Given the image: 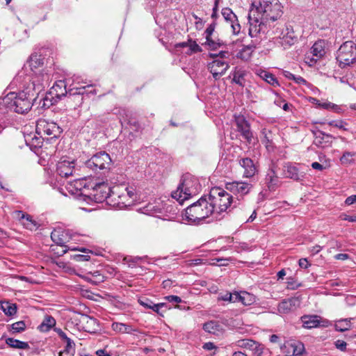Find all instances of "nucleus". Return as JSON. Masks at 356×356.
Here are the masks:
<instances>
[{
	"label": "nucleus",
	"instance_id": "f257e3e1",
	"mask_svg": "<svg viewBox=\"0 0 356 356\" xmlns=\"http://www.w3.org/2000/svg\"><path fill=\"white\" fill-rule=\"evenodd\" d=\"M283 6L279 0H259L252 3L248 14L250 24L249 35L257 38L260 35H267L277 25L282 16Z\"/></svg>",
	"mask_w": 356,
	"mask_h": 356
},
{
	"label": "nucleus",
	"instance_id": "f03ea898",
	"mask_svg": "<svg viewBox=\"0 0 356 356\" xmlns=\"http://www.w3.org/2000/svg\"><path fill=\"white\" fill-rule=\"evenodd\" d=\"M36 98L35 93L31 91L29 86L19 92H10L0 98V115H4L9 111L25 113L31 108Z\"/></svg>",
	"mask_w": 356,
	"mask_h": 356
},
{
	"label": "nucleus",
	"instance_id": "7ed1b4c3",
	"mask_svg": "<svg viewBox=\"0 0 356 356\" xmlns=\"http://www.w3.org/2000/svg\"><path fill=\"white\" fill-rule=\"evenodd\" d=\"M67 80H58L51 88L49 92L58 100L68 94V99L71 101H75L76 102V105L78 106L82 104L84 95L96 93L95 90H88V88L91 87L90 86L67 89Z\"/></svg>",
	"mask_w": 356,
	"mask_h": 356
},
{
	"label": "nucleus",
	"instance_id": "20e7f679",
	"mask_svg": "<svg viewBox=\"0 0 356 356\" xmlns=\"http://www.w3.org/2000/svg\"><path fill=\"white\" fill-rule=\"evenodd\" d=\"M209 203L213 207V213L216 215V218H218V215L226 212L232 205L233 207L237 206L236 201H234L233 196L219 187H214L211 189Z\"/></svg>",
	"mask_w": 356,
	"mask_h": 356
},
{
	"label": "nucleus",
	"instance_id": "39448f33",
	"mask_svg": "<svg viewBox=\"0 0 356 356\" xmlns=\"http://www.w3.org/2000/svg\"><path fill=\"white\" fill-rule=\"evenodd\" d=\"M74 171V161H70L67 159L62 158L56 163L55 172L53 177L50 178L49 183L54 188L65 196H67L63 186L67 178L73 175Z\"/></svg>",
	"mask_w": 356,
	"mask_h": 356
},
{
	"label": "nucleus",
	"instance_id": "423d86ee",
	"mask_svg": "<svg viewBox=\"0 0 356 356\" xmlns=\"http://www.w3.org/2000/svg\"><path fill=\"white\" fill-rule=\"evenodd\" d=\"M200 191L201 185L198 179L190 174H186L182 177L177 190L172 193V197L181 204L191 196L198 194Z\"/></svg>",
	"mask_w": 356,
	"mask_h": 356
},
{
	"label": "nucleus",
	"instance_id": "0eeeda50",
	"mask_svg": "<svg viewBox=\"0 0 356 356\" xmlns=\"http://www.w3.org/2000/svg\"><path fill=\"white\" fill-rule=\"evenodd\" d=\"M211 214H213V207L202 197L186 209L184 216L188 222L198 223Z\"/></svg>",
	"mask_w": 356,
	"mask_h": 356
},
{
	"label": "nucleus",
	"instance_id": "6e6552de",
	"mask_svg": "<svg viewBox=\"0 0 356 356\" xmlns=\"http://www.w3.org/2000/svg\"><path fill=\"white\" fill-rule=\"evenodd\" d=\"M117 195L118 199L114 197L116 204L120 208H125L131 206L137 199V193L134 186H117L113 188V196Z\"/></svg>",
	"mask_w": 356,
	"mask_h": 356
},
{
	"label": "nucleus",
	"instance_id": "1a4fd4ad",
	"mask_svg": "<svg viewBox=\"0 0 356 356\" xmlns=\"http://www.w3.org/2000/svg\"><path fill=\"white\" fill-rule=\"evenodd\" d=\"M144 213L162 218L165 220H171L177 215V208L168 201L164 204L156 203L149 204L145 208Z\"/></svg>",
	"mask_w": 356,
	"mask_h": 356
},
{
	"label": "nucleus",
	"instance_id": "9d476101",
	"mask_svg": "<svg viewBox=\"0 0 356 356\" xmlns=\"http://www.w3.org/2000/svg\"><path fill=\"white\" fill-rule=\"evenodd\" d=\"M86 166L95 172L104 174L111 169L112 160L108 153L99 152L94 154L86 162Z\"/></svg>",
	"mask_w": 356,
	"mask_h": 356
},
{
	"label": "nucleus",
	"instance_id": "9b49d317",
	"mask_svg": "<svg viewBox=\"0 0 356 356\" xmlns=\"http://www.w3.org/2000/svg\"><path fill=\"white\" fill-rule=\"evenodd\" d=\"M268 34L277 35V42L284 49L292 46L298 40V38L295 35L293 28L289 26L283 27V25L280 23L279 25H277L275 28H272Z\"/></svg>",
	"mask_w": 356,
	"mask_h": 356
},
{
	"label": "nucleus",
	"instance_id": "f8f14e48",
	"mask_svg": "<svg viewBox=\"0 0 356 356\" xmlns=\"http://www.w3.org/2000/svg\"><path fill=\"white\" fill-rule=\"evenodd\" d=\"M337 60L341 67L350 66L356 61V44L353 41L343 42L337 52Z\"/></svg>",
	"mask_w": 356,
	"mask_h": 356
},
{
	"label": "nucleus",
	"instance_id": "ddd939ff",
	"mask_svg": "<svg viewBox=\"0 0 356 356\" xmlns=\"http://www.w3.org/2000/svg\"><path fill=\"white\" fill-rule=\"evenodd\" d=\"M63 129L56 122L40 118L36 122V133L41 136H47V140L56 139L61 135Z\"/></svg>",
	"mask_w": 356,
	"mask_h": 356
},
{
	"label": "nucleus",
	"instance_id": "4468645a",
	"mask_svg": "<svg viewBox=\"0 0 356 356\" xmlns=\"http://www.w3.org/2000/svg\"><path fill=\"white\" fill-rule=\"evenodd\" d=\"M86 197L96 202H103L113 195V188L104 181L92 183Z\"/></svg>",
	"mask_w": 356,
	"mask_h": 356
},
{
	"label": "nucleus",
	"instance_id": "2eb2a0df",
	"mask_svg": "<svg viewBox=\"0 0 356 356\" xmlns=\"http://www.w3.org/2000/svg\"><path fill=\"white\" fill-rule=\"evenodd\" d=\"M33 73L34 74L31 78V83L28 86L30 87L31 91L34 92L35 96L38 97V95L44 90L45 87L49 85L50 75L40 70Z\"/></svg>",
	"mask_w": 356,
	"mask_h": 356
},
{
	"label": "nucleus",
	"instance_id": "dca6fc26",
	"mask_svg": "<svg viewBox=\"0 0 356 356\" xmlns=\"http://www.w3.org/2000/svg\"><path fill=\"white\" fill-rule=\"evenodd\" d=\"M252 184L245 181H232L225 184L226 190L236 196V205L239 204L240 200L250 192Z\"/></svg>",
	"mask_w": 356,
	"mask_h": 356
},
{
	"label": "nucleus",
	"instance_id": "f3484780",
	"mask_svg": "<svg viewBox=\"0 0 356 356\" xmlns=\"http://www.w3.org/2000/svg\"><path fill=\"white\" fill-rule=\"evenodd\" d=\"M91 184V183L87 184L86 179H76L73 182L67 183L63 188L65 192L67 191L71 194L83 195L86 197V195H88V193H86L85 192L86 190L90 189Z\"/></svg>",
	"mask_w": 356,
	"mask_h": 356
},
{
	"label": "nucleus",
	"instance_id": "a211bd4d",
	"mask_svg": "<svg viewBox=\"0 0 356 356\" xmlns=\"http://www.w3.org/2000/svg\"><path fill=\"white\" fill-rule=\"evenodd\" d=\"M78 236L76 234H72L69 230L61 229H54L51 234V240L60 246H65L70 240H76Z\"/></svg>",
	"mask_w": 356,
	"mask_h": 356
},
{
	"label": "nucleus",
	"instance_id": "6ab92c4d",
	"mask_svg": "<svg viewBox=\"0 0 356 356\" xmlns=\"http://www.w3.org/2000/svg\"><path fill=\"white\" fill-rule=\"evenodd\" d=\"M229 67L228 63L219 58L214 59L208 64V70L212 74L215 80L219 79L225 74Z\"/></svg>",
	"mask_w": 356,
	"mask_h": 356
},
{
	"label": "nucleus",
	"instance_id": "aec40b11",
	"mask_svg": "<svg viewBox=\"0 0 356 356\" xmlns=\"http://www.w3.org/2000/svg\"><path fill=\"white\" fill-rule=\"evenodd\" d=\"M314 135L313 144L319 148H325L331 145L333 136L330 134L324 133L323 131L316 129L312 131Z\"/></svg>",
	"mask_w": 356,
	"mask_h": 356
},
{
	"label": "nucleus",
	"instance_id": "412c9836",
	"mask_svg": "<svg viewBox=\"0 0 356 356\" xmlns=\"http://www.w3.org/2000/svg\"><path fill=\"white\" fill-rule=\"evenodd\" d=\"M221 14L225 20L231 24L232 33L234 35H238L241 31V25L235 13L231 8L226 7L222 9Z\"/></svg>",
	"mask_w": 356,
	"mask_h": 356
},
{
	"label": "nucleus",
	"instance_id": "4be33fe9",
	"mask_svg": "<svg viewBox=\"0 0 356 356\" xmlns=\"http://www.w3.org/2000/svg\"><path fill=\"white\" fill-rule=\"evenodd\" d=\"M236 124L237 130L241 133L243 138L246 140L248 143H251L253 135L248 121L243 116H238L236 118Z\"/></svg>",
	"mask_w": 356,
	"mask_h": 356
},
{
	"label": "nucleus",
	"instance_id": "5701e85b",
	"mask_svg": "<svg viewBox=\"0 0 356 356\" xmlns=\"http://www.w3.org/2000/svg\"><path fill=\"white\" fill-rule=\"evenodd\" d=\"M265 183L270 191H275L280 185V181L276 172V165L272 163L267 172Z\"/></svg>",
	"mask_w": 356,
	"mask_h": 356
},
{
	"label": "nucleus",
	"instance_id": "b1692460",
	"mask_svg": "<svg viewBox=\"0 0 356 356\" xmlns=\"http://www.w3.org/2000/svg\"><path fill=\"white\" fill-rule=\"evenodd\" d=\"M300 301L298 298L293 297L283 300L278 304L277 310L279 313L289 314L300 306Z\"/></svg>",
	"mask_w": 356,
	"mask_h": 356
},
{
	"label": "nucleus",
	"instance_id": "393cba45",
	"mask_svg": "<svg viewBox=\"0 0 356 356\" xmlns=\"http://www.w3.org/2000/svg\"><path fill=\"white\" fill-rule=\"evenodd\" d=\"M54 331L58 334L63 342L65 343L63 349L64 353H67L68 356H74L75 353V343L72 339L67 337V334L60 328H54Z\"/></svg>",
	"mask_w": 356,
	"mask_h": 356
},
{
	"label": "nucleus",
	"instance_id": "a878e982",
	"mask_svg": "<svg viewBox=\"0 0 356 356\" xmlns=\"http://www.w3.org/2000/svg\"><path fill=\"white\" fill-rule=\"evenodd\" d=\"M255 40L252 41V43L243 46V47L237 53V58H241L243 60H248L250 58L252 54L257 47V44L260 42L259 36L254 38Z\"/></svg>",
	"mask_w": 356,
	"mask_h": 356
},
{
	"label": "nucleus",
	"instance_id": "bb28decb",
	"mask_svg": "<svg viewBox=\"0 0 356 356\" xmlns=\"http://www.w3.org/2000/svg\"><path fill=\"white\" fill-rule=\"evenodd\" d=\"M239 164L244 169L243 177L250 178L255 175L257 167L251 159L243 158L239 161Z\"/></svg>",
	"mask_w": 356,
	"mask_h": 356
},
{
	"label": "nucleus",
	"instance_id": "cd10ccee",
	"mask_svg": "<svg viewBox=\"0 0 356 356\" xmlns=\"http://www.w3.org/2000/svg\"><path fill=\"white\" fill-rule=\"evenodd\" d=\"M284 175L287 178H290L295 181H302L305 176L303 172H301L299 168L291 164L284 166Z\"/></svg>",
	"mask_w": 356,
	"mask_h": 356
},
{
	"label": "nucleus",
	"instance_id": "c85d7f7f",
	"mask_svg": "<svg viewBox=\"0 0 356 356\" xmlns=\"http://www.w3.org/2000/svg\"><path fill=\"white\" fill-rule=\"evenodd\" d=\"M321 318L317 315H304L300 318V320L304 328L312 329L320 326Z\"/></svg>",
	"mask_w": 356,
	"mask_h": 356
},
{
	"label": "nucleus",
	"instance_id": "c756f323",
	"mask_svg": "<svg viewBox=\"0 0 356 356\" xmlns=\"http://www.w3.org/2000/svg\"><path fill=\"white\" fill-rule=\"evenodd\" d=\"M17 218L22 220L23 226L30 230L36 229L38 227L37 222L33 220L32 217L29 214H25L22 211H16Z\"/></svg>",
	"mask_w": 356,
	"mask_h": 356
},
{
	"label": "nucleus",
	"instance_id": "7c9ffc66",
	"mask_svg": "<svg viewBox=\"0 0 356 356\" xmlns=\"http://www.w3.org/2000/svg\"><path fill=\"white\" fill-rule=\"evenodd\" d=\"M202 328L205 332L216 335L223 331L222 325L216 321H210L204 323Z\"/></svg>",
	"mask_w": 356,
	"mask_h": 356
},
{
	"label": "nucleus",
	"instance_id": "2f4dec72",
	"mask_svg": "<svg viewBox=\"0 0 356 356\" xmlns=\"http://www.w3.org/2000/svg\"><path fill=\"white\" fill-rule=\"evenodd\" d=\"M237 298V302H241L245 306L252 305L257 300V296L247 291L238 292Z\"/></svg>",
	"mask_w": 356,
	"mask_h": 356
},
{
	"label": "nucleus",
	"instance_id": "473e14b6",
	"mask_svg": "<svg viewBox=\"0 0 356 356\" xmlns=\"http://www.w3.org/2000/svg\"><path fill=\"white\" fill-rule=\"evenodd\" d=\"M233 76L232 81L239 86H245V77L247 75V71L241 67H235L232 72Z\"/></svg>",
	"mask_w": 356,
	"mask_h": 356
},
{
	"label": "nucleus",
	"instance_id": "72a5a7b5",
	"mask_svg": "<svg viewBox=\"0 0 356 356\" xmlns=\"http://www.w3.org/2000/svg\"><path fill=\"white\" fill-rule=\"evenodd\" d=\"M44 63V57L41 54H38L37 52L33 53L29 60L27 61L26 65L31 68V71L35 72L39 67L42 66Z\"/></svg>",
	"mask_w": 356,
	"mask_h": 356
},
{
	"label": "nucleus",
	"instance_id": "f704fd0d",
	"mask_svg": "<svg viewBox=\"0 0 356 356\" xmlns=\"http://www.w3.org/2000/svg\"><path fill=\"white\" fill-rule=\"evenodd\" d=\"M256 73L261 79L266 81L270 85L273 86H279V82L277 79L273 74L261 69L257 70Z\"/></svg>",
	"mask_w": 356,
	"mask_h": 356
},
{
	"label": "nucleus",
	"instance_id": "c9c22d12",
	"mask_svg": "<svg viewBox=\"0 0 356 356\" xmlns=\"http://www.w3.org/2000/svg\"><path fill=\"white\" fill-rule=\"evenodd\" d=\"M6 343L7 345L14 348L23 350L29 348V345L27 342L22 341L11 337L6 339Z\"/></svg>",
	"mask_w": 356,
	"mask_h": 356
},
{
	"label": "nucleus",
	"instance_id": "e433bc0d",
	"mask_svg": "<svg viewBox=\"0 0 356 356\" xmlns=\"http://www.w3.org/2000/svg\"><path fill=\"white\" fill-rule=\"evenodd\" d=\"M1 309L6 316H13L17 312L16 305L8 301H1Z\"/></svg>",
	"mask_w": 356,
	"mask_h": 356
},
{
	"label": "nucleus",
	"instance_id": "4c0bfd02",
	"mask_svg": "<svg viewBox=\"0 0 356 356\" xmlns=\"http://www.w3.org/2000/svg\"><path fill=\"white\" fill-rule=\"evenodd\" d=\"M56 325V320L51 316H45L42 323L39 325V329L42 332H48Z\"/></svg>",
	"mask_w": 356,
	"mask_h": 356
},
{
	"label": "nucleus",
	"instance_id": "58836bf2",
	"mask_svg": "<svg viewBox=\"0 0 356 356\" xmlns=\"http://www.w3.org/2000/svg\"><path fill=\"white\" fill-rule=\"evenodd\" d=\"M58 101V99L56 98V97L54 95H51L49 92L48 94L45 95L44 97H43L40 100V104L41 105L42 108H48L52 105L57 103Z\"/></svg>",
	"mask_w": 356,
	"mask_h": 356
},
{
	"label": "nucleus",
	"instance_id": "ea45409f",
	"mask_svg": "<svg viewBox=\"0 0 356 356\" xmlns=\"http://www.w3.org/2000/svg\"><path fill=\"white\" fill-rule=\"evenodd\" d=\"M205 39L206 41L202 45L207 47L208 49L210 50H216L225 44L224 42L220 39L214 40L212 37L205 38Z\"/></svg>",
	"mask_w": 356,
	"mask_h": 356
},
{
	"label": "nucleus",
	"instance_id": "a19ab883",
	"mask_svg": "<svg viewBox=\"0 0 356 356\" xmlns=\"http://www.w3.org/2000/svg\"><path fill=\"white\" fill-rule=\"evenodd\" d=\"M311 53L316 58H321L325 54L323 42L322 41L315 42L311 48Z\"/></svg>",
	"mask_w": 356,
	"mask_h": 356
},
{
	"label": "nucleus",
	"instance_id": "79ce46f5",
	"mask_svg": "<svg viewBox=\"0 0 356 356\" xmlns=\"http://www.w3.org/2000/svg\"><path fill=\"white\" fill-rule=\"evenodd\" d=\"M350 327V321L347 318L340 319L337 321L334 325L335 330L339 332H345L348 330Z\"/></svg>",
	"mask_w": 356,
	"mask_h": 356
},
{
	"label": "nucleus",
	"instance_id": "37998d69",
	"mask_svg": "<svg viewBox=\"0 0 356 356\" xmlns=\"http://www.w3.org/2000/svg\"><path fill=\"white\" fill-rule=\"evenodd\" d=\"M202 47L196 42V41L189 39L188 49L186 52L188 55L202 52Z\"/></svg>",
	"mask_w": 356,
	"mask_h": 356
},
{
	"label": "nucleus",
	"instance_id": "c03bdc74",
	"mask_svg": "<svg viewBox=\"0 0 356 356\" xmlns=\"http://www.w3.org/2000/svg\"><path fill=\"white\" fill-rule=\"evenodd\" d=\"M112 329L114 331L122 333H129L131 330L129 325L122 323H113L112 324Z\"/></svg>",
	"mask_w": 356,
	"mask_h": 356
},
{
	"label": "nucleus",
	"instance_id": "a18cd8bd",
	"mask_svg": "<svg viewBox=\"0 0 356 356\" xmlns=\"http://www.w3.org/2000/svg\"><path fill=\"white\" fill-rule=\"evenodd\" d=\"M284 75L289 80H293L296 83L300 85H305L307 81L300 76H296L289 71H284Z\"/></svg>",
	"mask_w": 356,
	"mask_h": 356
},
{
	"label": "nucleus",
	"instance_id": "49530a36",
	"mask_svg": "<svg viewBox=\"0 0 356 356\" xmlns=\"http://www.w3.org/2000/svg\"><path fill=\"white\" fill-rule=\"evenodd\" d=\"M261 134L264 136L263 142L266 143V147L271 145L273 142V136L270 130L264 128L261 130Z\"/></svg>",
	"mask_w": 356,
	"mask_h": 356
},
{
	"label": "nucleus",
	"instance_id": "de8ad7c7",
	"mask_svg": "<svg viewBox=\"0 0 356 356\" xmlns=\"http://www.w3.org/2000/svg\"><path fill=\"white\" fill-rule=\"evenodd\" d=\"M11 330L13 333H19L25 330L26 324L24 321H20L13 323L11 325Z\"/></svg>",
	"mask_w": 356,
	"mask_h": 356
},
{
	"label": "nucleus",
	"instance_id": "09e8293b",
	"mask_svg": "<svg viewBox=\"0 0 356 356\" xmlns=\"http://www.w3.org/2000/svg\"><path fill=\"white\" fill-rule=\"evenodd\" d=\"M291 346L293 348V355L296 356L301 355L305 350L303 343L300 342L291 343Z\"/></svg>",
	"mask_w": 356,
	"mask_h": 356
},
{
	"label": "nucleus",
	"instance_id": "8fccbe9b",
	"mask_svg": "<svg viewBox=\"0 0 356 356\" xmlns=\"http://www.w3.org/2000/svg\"><path fill=\"white\" fill-rule=\"evenodd\" d=\"M354 153L350 152H346L343 154L341 157L340 158V161L342 164L348 165L353 161V156H354Z\"/></svg>",
	"mask_w": 356,
	"mask_h": 356
},
{
	"label": "nucleus",
	"instance_id": "3c124183",
	"mask_svg": "<svg viewBox=\"0 0 356 356\" xmlns=\"http://www.w3.org/2000/svg\"><path fill=\"white\" fill-rule=\"evenodd\" d=\"M237 291H235L234 293H229L227 292L225 294L221 296V300L224 301H229L232 302H237Z\"/></svg>",
	"mask_w": 356,
	"mask_h": 356
},
{
	"label": "nucleus",
	"instance_id": "603ef678",
	"mask_svg": "<svg viewBox=\"0 0 356 356\" xmlns=\"http://www.w3.org/2000/svg\"><path fill=\"white\" fill-rule=\"evenodd\" d=\"M256 341L251 339H243L238 341V346L251 350Z\"/></svg>",
	"mask_w": 356,
	"mask_h": 356
},
{
	"label": "nucleus",
	"instance_id": "864d4df0",
	"mask_svg": "<svg viewBox=\"0 0 356 356\" xmlns=\"http://www.w3.org/2000/svg\"><path fill=\"white\" fill-rule=\"evenodd\" d=\"M254 356H261L264 351V346L256 341L251 350Z\"/></svg>",
	"mask_w": 356,
	"mask_h": 356
},
{
	"label": "nucleus",
	"instance_id": "5fc2aeb1",
	"mask_svg": "<svg viewBox=\"0 0 356 356\" xmlns=\"http://www.w3.org/2000/svg\"><path fill=\"white\" fill-rule=\"evenodd\" d=\"M163 307H168L167 304L165 302H160L157 304L154 303V305H152L151 309L153 310L156 314H159L160 316H163L162 312H161L160 311Z\"/></svg>",
	"mask_w": 356,
	"mask_h": 356
},
{
	"label": "nucleus",
	"instance_id": "6e6d98bb",
	"mask_svg": "<svg viewBox=\"0 0 356 356\" xmlns=\"http://www.w3.org/2000/svg\"><path fill=\"white\" fill-rule=\"evenodd\" d=\"M328 124L330 126H332L334 127H337L339 129L346 130V128H345L344 125L346 124V122L343 120H332L328 122Z\"/></svg>",
	"mask_w": 356,
	"mask_h": 356
},
{
	"label": "nucleus",
	"instance_id": "4d7b16f0",
	"mask_svg": "<svg viewBox=\"0 0 356 356\" xmlns=\"http://www.w3.org/2000/svg\"><path fill=\"white\" fill-rule=\"evenodd\" d=\"M32 141L29 142V139H26V143L28 145H30L31 147H41V140L40 138H37L36 136H34L32 138Z\"/></svg>",
	"mask_w": 356,
	"mask_h": 356
},
{
	"label": "nucleus",
	"instance_id": "13d9d810",
	"mask_svg": "<svg viewBox=\"0 0 356 356\" xmlns=\"http://www.w3.org/2000/svg\"><path fill=\"white\" fill-rule=\"evenodd\" d=\"M334 345H335V347L341 350V351H346V348H347V343L346 341H344L343 340H337L335 342H334Z\"/></svg>",
	"mask_w": 356,
	"mask_h": 356
},
{
	"label": "nucleus",
	"instance_id": "bf43d9fd",
	"mask_svg": "<svg viewBox=\"0 0 356 356\" xmlns=\"http://www.w3.org/2000/svg\"><path fill=\"white\" fill-rule=\"evenodd\" d=\"M300 286V284H297L293 278L289 277L287 278V289L291 290H295L298 289Z\"/></svg>",
	"mask_w": 356,
	"mask_h": 356
},
{
	"label": "nucleus",
	"instance_id": "052dcab7",
	"mask_svg": "<svg viewBox=\"0 0 356 356\" xmlns=\"http://www.w3.org/2000/svg\"><path fill=\"white\" fill-rule=\"evenodd\" d=\"M216 23L215 22H212L204 31L205 38H209L212 36V34L215 30Z\"/></svg>",
	"mask_w": 356,
	"mask_h": 356
},
{
	"label": "nucleus",
	"instance_id": "680f3d73",
	"mask_svg": "<svg viewBox=\"0 0 356 356\" xmlns=\"http://www.w3.org/2000/svg\"><path fill=\"white\" fill-rule=\"evenodd\" d=\"M138 302L141 306L144 307L145 308L150 309H152V305L154 304L152 300L147 298L139 299Z\"/></svg>",
	"mask_w": 356,
	"mask_h": 356
},
{
	"label": "nucleus",
	"instance_id": "e2e57ef3",
	"mask_svg": "<svg viewBox=\"0 0 356 356\" xmlns=\"http://www.w3.org/2000/svg\"><path fill=\"white\" fill-rule=\"evenodd\" d=\"M164 298L170 302H175L177 303H179L181 302L182 301L180 297L173 295L165 296Z\"/></svg>",
	"mask_w": 356,
	"mask_h": 356
},
{
	"label": "nucleus",
	"instance_id": "0e129e2a",
	"mask_svg": "<svg viewBox=\"0 0 356 356\" xmlns=\"http://www.w3.org/2000/svg\"><path fill=\"white\" fill-rule=\"evenodd\" d=\"M74 259L77 261H89L90 257L88 254H75Z\"/></svg>",
	"mask_w": 356,
	"mask_h": 356
},
{
	"label": "nucleus",
	"instance_id": "69168bd1",
	"mask_svg": "<svg viewBox=\"0 0 356 356\" xmlns=\"http://www.w3.org/2000/svg\"><path fill=\"white\" fill-rule=\"evenodd\" d=\"M298 264L300 268L305 269H307L310 266V264L306 258H302L299 259Z\"/></svg>",
	"mask_w": 356,
	"mask_h": 356
},
{
	"label": "nucleus",
	"instance_id": "338daca9",
	"mask_svg": "<svg viewBox=\"0 0 356 356\" xmlns=\"http://www.w3.org/2000/svg\"><path fill=\"white\" fill-rule=\"evenodd\" d=\"M355 202H356V195H350V196L348 197L345 200V203L347 205H351Z\"/></svg>",
	"mask_w": 356,
	"mask_h": 356
},
{
	"label": "nucleus",
	"instance_id": "774afa93",
	"mask_svg": "<svg viewBox=\"0 0 356 356\" xmlns=\"http://www.w3.org/2000/svg\"><path fill=\"white\" fill-rule=\"evenodd\" d=\"M96 355L97 356H111L110 353H108L106 350L104 349H99L96 351Z\"/></svg>",
	"mask_w": 356,
	"mask_h": 356
}]
</instances>
